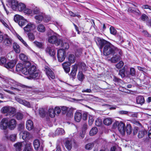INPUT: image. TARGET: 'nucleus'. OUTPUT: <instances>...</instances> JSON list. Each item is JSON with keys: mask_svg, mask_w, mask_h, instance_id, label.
Masks as SVG:
<instances>
[{"mask_svg": "<svg viewBox=\"0 0 151 151\" xmlns=\"http://www.w3.org/2000/svg\"><path fill=\"white\" fill-rule=\"evenodd\" d=\"M103 53L105 56L112 55L113 56L111 58V61L113 63H116L120 60L123 52L121 49L115 46L109 42L104 47Z\"/></svg>", "mask_w": 151, "mask_h": 151, "instance_id": "nucleus-1", "label": "nucleus"}, {"mask_svg": "<svg viewBox=\"0 0 151 151\" xmlns=\"http://www.w3.org/2000/svg\"><path fill=\"white\" fill-rule=\"evenodd\" d=\"M28 64L26 68H24L23 72L24 75H29V76L32 78H35L38 76L39 75V71L37 70L36 66L34 65H31L29 62L27 63Z\"/></svg>", "mask_w": 151, "mask_h": 151, "instance_id": "nucleus-2", "label": "nucleus"}, {"mask_svg": "<svg viewBox=\"0 0 151 151\" xmlns=\"http://www.w3.org/2000/svg\"><path fill=\"white\" fill-rule=\"evenodd\" d=\"M48 41L50 43L52 44H54L56 46H59L62 42L61 39H58L57 37L55 35V34L50 36L48 37Z\"/></svg>", "mask_w": 151, "mask_h": 151, "instance_id": "nucleus-3", "label": "nucleus"}, {"mask_svg": "<svg viewBox=\"0 0 151 151\" xmlns=\"http://www.w3.org/2000/svg\"><path fill=\"white\" fill-rule=\"evenodd\" d=\"M66 56V52L63 49H60L57 51V57L58 61L62 62L65 60Z\"/></svg>", "mask_w": 151, "mask_h": 151, "instance_id": "nucleus-4", "label": "nucleus"}, {"mask_svg": "<svg viewBox=\"0 0 151 151\" xmlns=\"http://www.w3.org/2000/svg\"><path fill=\"white\" fill-rule=\"evenodd\" d=\"M117 127L118 130L120 133L122 135L125 134V124L124 123L122 122H119L118 121L115 122L113 126Z\"/></svg>", "mask_w": 151, "mask_h": 151, "instance_id": "nucleus-5", "label": "nucleus"}, {"mask_svg": "<svg viewBox=\"0 0 151 151\" xmlns=\"http://www.w3.org/2000/svg\"><path fill=\"white\" fill-rule=\"evenodd\" d=\"M14 21L18 23L20 27H22L27 24V21L24 19L23 17L19 15H16L14 18Z\"/></svg>", "mask_w": 151, "mask_h": 151, "instance_id": "nucleus-6", "label": "nucleus"}, {"mask_svg": "<svg viewBox=\"0 0 151 151\" xmlns=\"http://www.w3.org/2000/svg\"><path fill=\"white\" fill-rule=\"evenodd\" d=\"M96 39V43L100 49L102 50L105 46L109 42L105 39L99 37H97Z\"/></svg>", "mask_w": 151, "mask_h": 151, "instance_id": "nucleus-7", "label": "nucleus"}, {"mask_svg": "<svg viewBox=\"0 0 151 151\" xmlns=\"http://www.w3.org/2000/svg\"><path fill=\"white\" fill-rule=\"evenodd\" d=\"M46 75L50 79H53L55 78V75L51 68L48 66L45 65L44 67Z\"/></svg>", "mask_w": 151, "mask_h": 151, "instance_id": "nucleus-8", "label": "nucleus"}, {"mask_svg": "<svg viewBox=\"0 0 151 151\" xmlns=\"http://www.w3.org/2000/svg\"><path fill=\"white\" fill-rule=\"evenodd\" d=\"M17 122L15 119H12L8 121L7 119V125L9 129L11 130H14L16 127Z\"/></svg>", "mask_w": 151, "mask_h": 151, "instance_id": "nucleus-9", "label": "nucleus"}, {"mask_svg": "<svg viewBox=\"0 0 151 151\" xmlns=\"http://www.w3.org/2000/svg\"><path fill=\"white\" fill-rule=\"evenodd\" d=\"M79 65V64H75L74 65H72L70 76V77L72 78L73 79H74L75 78L78 66Z\"/></svg>", "mask_w": 151, "mask_h": 151, "instance_id": "nucleus-10", "label": "nucleus"}, {"mask_svg": "<svg viewBox=\"0 0 151 151\" xmlns=\"http://www.w3.org/2000/svg\"><path fill=\"white\" fill-rule=\"evenodd\" d=\"M33 144L34 148L35 150H38L40 147V151H43V146L42 144L40 145V142L38 139H36L34 140Z\"/></svg>", "mask_w": 151, "mask_h": 151, "instance_id": "nucleus-11", "label": "nucleus"}, {"mask_svg": "<svg viewBox=\"0 0 151 151\" xmlns=\"http://www.w3.org/2000/svg\"><path fill=\"white\" fill-rule=\"evenodd\" d=\"M35 28L36 25L34 24L30 23L28 24L24 28V29L25 32H29L32 31H33Z\"/></svg>", "mask_w": 151, "mask_h": 151, "instance_id": "nucleus-12", "label": "nucleus"}, {"mask_svg": "<svg viewBox=\"0 0 151 151\" xmlns=\"http://www.w3.org/2000/svg\"><path fill=\"white\" fill-rule=\"evenodd\" d=\"M16 63L17 62L15 60H10L5 63L4 67L8 69H12L14 67Z\"/></svg>", "mask_w": 151, "mask_h": 151, "instance_id": "nucleus-13", "label": "nucleus"}, {"mask_svg": "<svg viewBox=\"0 0 151 151\" xmlns=\"http://www.w3.org/2000/svg\"><path fill=\"white\" fill-rule=\"evenodd\" d=\"M7 119L4 118L0 122V129L2 130H6L8 127L7 125Z\"/></svg>", "mask_w": 151, "mask_h": 151, "instance_id": "nucleus-14", "label": "nucleus"}, {"mask_svg": "<svg viewBox=\"0 0 151 151\" xmlns=\"http://www.w3.org/2000/svg\"><path fill=\"white\" fill-rule=\"evenodd\" d=\"M70 64L68 63V62H65L62 64L63 68L65 72L66 73H68L70 71Z\"/></svg>", "mask_w": 151, "mask_h": 151, "instance_id": "nucleus-15", "label": "nucleus"}, {"mask_svg": "<svg viewBox=\"0 0 151 151\" xmlns=\"http://www.w3.org/2000/svg\"><path fill=\"white\" fill-rule=\"evenodd\" d=\"M24 66L22 63H18L17 64L16 66V70L17 71L20 73L22 72V73L24 75V73L23 72L24 68H26L27 67Z\"/></svg>", "mask_w": 151, "mask_h": 151, "instance_id": "nucleus-16", "label": "nucleus"}, {"mask_svg": "<svg viewBox=\"0 0 151 151\" xmlns=\"http://www.w3.org/2000/svg\"><path fill=\"white\" fill-rule=\"evenodd\" d=\"M64 145L66 148L68 150H70L72 148V141L70 140H68V139H65Z\"/></svg>", "mask_w": 151, "mask_h": 151, "instance_id": "nucleus-17", "label": "nucleus"}, {"mask_svg": "<svg viewBox=\"0 0 151 151\" xmlns=\"http://www.w3.org/2000/svg\"><path fill=\"white\" fill-rule=\"evenodd\" d=\"M47 52L49 53V54L55 60H56V57L55 56V52L53 49H52L50 47H47L46 49Z\"/></svg>", "mask_w": 151, "mask_h": 151, "instance_id": "nucleus-18", "label": "nucleus"}, {"mask_svg": "<svg viewBox=\"0 0 151 151\" xmlns=\"http://www.w3.org/2000/svg\"><path fill=\"white\" fill-rule=\"evenodd\" d=\"M33 150L31 143L29 142H26L23 151H33Z\"/></svg>", "mask_w": 151, "mask_h": 151, "instance_id": "nucleus-19", "label": "nucleus"}, {"mask_svg": "<svg viewBox=\"0 0 151 151\" xmlns=\"http://www.w3.org/2000/svg\"><path fill=\"white\" fill-rule=\"evenodd\" d=\"M44 17V13L43 12H40L39 14L37 15L35 17V19L38 21L39 23L41 22L43 20Z\"/></svg>", "mask_w": 151, "mask_h": 151, "instance_id": "nucleus-20", "label": "nucleus"}, {"mask_svg": "<svg viewBox=\"0 0 151 151\" xmlns=\"http://www.w3.org/2000/svg\"><path fill=\"white\" fill-rule=\"evenodd\" d=\"M26 128L29 130H31L34 127V125L33 122L30 119H29L26 122Z\"/></svg>", "mask_w": 151, "mask_h": 151, "instance_id": "nucleus-21", "label": "nucleus"}, {"mask_svg": "<svg viewBox=\"0 0 151 151\" xmlns=\"http://www.w3.org/2000/svg\"><path fill=\"white\" fill-rule=\"evenodd\" d=\"M147 133V131L145 129L140 130L138 132L137 135L138 137L140 139L144 137L145 135H146Z\"/></svg>", "mask_w": 151, "mask_h": 151, "instance_id": "nucleus-22", "label": "nucleus"}, {"mask_svg": "<svg viewBox=\"0 0 151 151\" xmlns=\"http://www.w3.org/2000/svg\"><path fill=\"white\" fill-rule=\"evenodd\" d=\"M82 118V114L79 112H76L75 113L74 119L77 122H79Z\"/></svg>", "mask_w": 151, "mask_h": 151, "instance_id": "nucleus-23", "label": "nucleus"}, {"mask_svg": "<svg viewBox=\"0 0 151 151\" xmlns=\"http://www.w3.org/2000/svg\"><path fill=\"white\" fill-rule=\"evenodd\" d=\"M68 63L70 64L71 65L75 63L76 59V57L73 54H69L68 55Z\"/></svg>", "mask_w": 151, "mask_h": 151, "instance_id": "nucleus-24", "label": "nucleus"}, {"mask_svg": "<svg viewBox=\"0 0 151 151\" xmlns=\"http://www.w3.org/2000/svg\"><path fill=\"white\" fill-rule=\"evenodd\" d=\"M11 7L14 10H16L18 4V2L15 0H12L10 1Z\"/></svg>", "mask_w": 151, "mask_h": 151, "instance_id": "nucleus-25", "label": "nucleus"}, {"mask_svg": "<svg viewBox=\"0 0 151 151\" xmlns=\"http://www.w3.org/2000/svg\"><path fill=\"white\" fill-rule=\"evenodd\" d=\"M23 144L22 142H17L14 145L16 151H21Z\"/></svg>", "mask_w": 151, "mask_h": 151, "instance_id": "nucleus-26", "label": "nucleus"}, {"mask_svg": "<svg viewBox=\"0 0 151 151\" xmlns=\"http://www.w3.org/2000/svg\"><path fill=\"white\" fill-rule=\"evenodd\" d=\"M13 46L14 50L16 53H19L20 52V47L17 43L15 42H14L13 44Z\"/></svg>", "mask_w": 151, "mask_h": 151, "instance_id": "nucleus-27", "label": "nucleus"}, {"mask_svg": "<svg viewBox=\"0 0 151 151\" xmlns=\"http://www.w3.org/2000/svg\"><path fill=\"white\" fill-rule=\"evenodd\" d=\"M125 132H126L127 135L130 134L132 132V128L131 125L130 124H127L125 126Z\"/></svg>", "mask_w": 151, "mask_h": 151, "instance_id": "nucleus-28", "label": "nucleus"}, {"mask_svg": "<svg viewBox=\"0 0 151 151\" xmlns=\"http://www.w3.org/2000/svg\"><path fill=\"white\" fill-rule=\"evenodd\" d=\"M12 42V40L9 38L6 37L4 39L3 44L6 46H9L11 45Z\"/></svg>", "mask_w": 151, "mask_h": 151, "instance_id": "nucleus-29", "label": "nucleus"}, {"mask_svg": "<svg viewBox=\"0 0 151 151\" xmlns=\"http://www.w3.org/2000/svg\"><path fill=\"white\" fill-rule=\"evenodd\" d=\"M37 29L40 32L43 33L45 31V26L42 24H39L37 27Z\"/></svg>", "mask_w": 151, "mask_h": 151, "instance_id": "nucleus-30", "label": "nucleus"}, {"mask_svg": "<svg viewBox=\"0 0 151 151\" xmlns=\"http://www.w3.org/2000/svg\"><path fill=\"white\" fill-rule=\"evenodd\" d=\"M145 101L144 98L142 96H139L137 98L136 102L138 104L142 105L144 103Z\"/></svg>", "mask_w": 151, "mask_h": 151, "instance_id": "nucleus-31", "label": "nucleus"}, {"mask_svg": "<svg viewBox=\"0 0 151 151\" xmlns=\"http://www.w3.org/2000/svg\"><path fill=\"white\" fill-rule=\"evenodd\" d=\"M16 112V109L15 108L9 106L7 115L13 116L15 115Z\"/></svg>", "mask_w": 151, "mask_h": 151, "instance_id": "nucleus-32", "label": "nucleus"}, {"mask_svg": "<svg viewBox=\"0 0 151 151\" xmlns=\"http://www.w3.org/2000/svg\"><path fill=\"white\" fill-rule=\"evenodd\" d=\"M61 41L62 42L60 43V44L61 45V47L62 48V49H64L65 50H68L69 47V44L67 42H63L62 40H61Z\"/></svg>", "mask_w": 151, "mask_h": 151, "instance_id": "nucleus-33", "label": "nucleus"}, {"mask_svg": "<svg viewBox=\"0 0 151 151\" xmlns=\"http://www.w3.org/2000/svg\"><path fill=\"white\" fill-rule=\"evenodd\" d=\"M39 114L40 116L42 118H44L46 115L45 110L43 108H40L39 109Z\"/></svg>", "mask_w": 151, "mask_h": 151, "instance_id": "nucleus-34", "label": "nucleus"}, {"mask_svg": "<svg viewBox=\"0 0 151 151\" xmlns=\"http://www.w3.org/2000/svg\"><path fill=\"white\" fill-rule=\"evenodd\" d=\"M26 7L25 5L22 3H18L17 6V9L19 11L21 12L24 11Z\"/></svg>", "mask_w": 151, "mask_h": 151, "instance_id": "nucleus-35", "label": "nucleus"}, {"mask_svg": "<svg viewBox=\"0 0 151 151\" xmlns=\"http://www.w3.org/2000/svg\"><path fill=\"white\" fill-rule=\"evenodd\" d=\"M29 133L27 131H24L22 133V138L23 140L28 139L29 138Z\"/></svg>", "mask_w": 151, "mask_h": 151, "instance_id": "nucleus-36", "label": "nucleus"}, {"mask_svg": "<svg viewBox=\"0 0 151 151\" xmlns=\"http://www.w3.org/2000/svg\"><path fill=\"white\" fill-rule=\"evenodd\" d=\"M84 76L82 71H79L77 75V78L80 81L82 82L84 78Z\"/></svg>", "mask_w": 151, "mask_h": 151, "instance_id": "nucleus-37", "label": "nucleus"}, {"mask_svg": "<svg viewBox=\"0 0 151 151\" xmlns=\"http://www.w3.org/2000/svg\"><path fill=\"white\" fill-rule=\"evenodd\" d=\"M103 122L105 125L108 126L112 123V120L110 118H106L104 120Z\"/></svg>", "mask_w": 151, "mask_h": 151, "instance_id": "nucleus-38", "label": "nucleus"}, {"mask_svg": "<svg viewBox=\"0 0 151 151\" xmlns=\"http://www.w3.org/2000/svg\"><path fill=\"white\" fill-rule=\"evenodd\" d=\"M98 131V129L96 127L92 128L89 132V135L93 136L95 135Z\"/></svg>", "mask_w": 151, "mask_h": 151, "instance_id": "nucleus-39", "label": "nucleus"}, {"mask_svg": "<svg viewBox=\"0 0 151 151\" xmlns=\"http://www.w3.org/2000/svg\"><path fill=\"white\" fill-rule=\"evenodd\" d=\"M94 142L89 143L86 144L85 146V148L87 150H91L94 147Z\"/></svg>", "mask_w": 151, "mask_h": 151, "instance_id": "nucleus-40", "label": "nucleus"}, {"mask_svg": "<svg viewBox=\"0 0 151 151\" xmlns=\"http://www.w3.org/2000/svg\"><path fill=\"white\" fill-rule=\"evenodd\" d=\"M19 57L20 59L22 60L25 62H26L27 61H28L27 59V56H26L24 54L21 53L19 55Z\"/></svg>", "mask_w": 151, "mask_h": 151, "instance_id": "nucleus-41", "label": "nucleus"}, {"mask_svg": "<svg viewBox=\"0 0 151 151\" xmlns=\"http://www.w3.org/2000/svg\"><path fill=\"white\" fill-rule=\"evenodd\" d=\"M7 61L6 58L4 57L1 56L0 58V65H3L6 63Z\"/></svg>", "mask_w": 151, "mask_h": 151, "instance_id": "nucleus-42", "label": "nucleus"}, {"mask_svg": "<svg viewBox=\"0 0 151 151\" xmlns=\"http://www.w3.org/2000/svg\"><path fill=\"white\" fill-rule=\"evenodd\" d=\"M48 111L49 115L51 117L53 118L55 116L56 114L53 109H48Z\"/></svg>", "mask_w": 151, "mask_h": 151, "instance_id": "nucleus-43", "label": "nucleus"}, {"mask_svg": "<svg viewBox=\"0 0 151 151\" xmlns=\"http://www.w3.org/2000/svg\"><path fill=\"white\" fill-rule=\"evenodd\" d=\"M14 115L16 118L18 120H21L23 117V114L19 112L15 114Z\"/></svg>", "mask_w": 151, "mask_h": 151, "instance_id": "nucleus-44", "label": "nucleus"}, {"mask_svg": "<svg viewBox=\"0 0 151 151\" xmlns=\"http://www.w3.org/2000/svg\"><path fill=\"white\" fill-rule=\"evenodd\" d=\"M125 69L124 67L119 70V74L122 78H123L125 76Z\"/></svg>", "mask_w": 151, "mask_h": 151, "instance_id": "nucleus-45", "label": "nucleus"}, {"mask_svg": "<svg viewBox=\"0 0 151 151\" xmlns=\"http://www.w3.org/2000/svg\"><path fill=\"white\" fill-rule=\"evenodd\" d=\"M29 39L31 41H33L35 39V36L33 33L29 32L27 34Z\"/></svg>", "mask_w": 151, "mask_h": 151, "instance_id": "nucleus-46", "label": "nucleus"}, {"mask_svg": "<svg viewBox=\"0 0 151 151\" xmlns=\"http://www.w3.org/2000/svg\"><path fill=\"white\" fill-rule=\"evenodd\" d=\"M56 132L58 135L64 134L65 133L64 130L62 128H59L56 130Z\"/></svg>", "mask_w": 151, "mask_h": 151, "instance_id": "nucleus-47", "label": "nucleus"}, {"mask_svg": "<svg viewBox=\"0 0 151 151\" xmlns=\"http://www.w3.org/2000/svg\"><path fill=\"white\" fill-rule=\"evenodd\" d=\"M9 107V106H5L2 107L1 109L2 112L4 114L6 113L7 115Z\"/></svg>", "mask_w": 151, "mask_h": 151, "instance_id": "nucleus-48", "label": "nucleus"}, {"mask_svg": "<svg viewBox=\"0 0 151 151\" xmlns=\"http://www.w3.org/2000/svg\"><path fill=\"white\" fill-rule=\"evenodd\" d=\"M95 125L98 126L99 127L101 126L102 124V121L101 119L98 118L95 120Z\"/></svg>", "mask_w": 151, "mask_h": 151, "instance_id": "nucleus-49", "label": "nucleus"}, {"mask_svg": "<svg viewBox=\"0 0 151 151\" xmlns=\"http://www.w3.org/2000/svg\"><path fill=\"white\" fill-rule=\"evenodd\" d=\"M51 19L50 16L49 15H46L44 14V17L43 19V21L45 22H49Z\"/></svg>", "mask_w": 151, "mask_h": 151, "instance_id": "nucleus-50", "label": "nucleus"}, {"mask_svg": "<svg viewBox=\"0 0 151 151\" xmlns=\"http://www.w3.org/2000/svg\"><path fill=\"white\" fill-rule=\"evenodd\" d=\"M113 81L115 82L119 83V85H120L121 83H122V81L119 78L115 76L114 77L113 79Z\"/></svg>", "mask_w": 151, "mask_h": 151, "instance_id": "nucleus-51", "label": "nucleus"}, {"mask_svg": "<svg viewBox=\"0 0 151 151\" xmlns=\"http://www.w3.org/2000/svg\"><path fill=\"white\" fill-rule=\"evenodd\" d=\"M24 127V124L21 123L18 125L17 127V129L19 131H22L23 130Z\"/></svg>", "mask_w": 151, "mask_h": 151, "instance_id": "nucleus-52", "label": "nucleus"}, {"mask_svg": "<svg viewBox=\"0 0 151 151\" xmlns=\"http://www.w3.org/2000/svg\"><path fill=\"white\" fill-rule=\"evenodd\" d=\"M69 13L71 17H77L79 18L81 17L79 14H76L71 11H69Z\"/></svg>", "mask_w": 151, "mask_h": 151, "instance_id": "nucleus-53", "label": "nucleus"}, {"mask_svg": "<svg viewBox=\"0 0 151 151\" xmlns=\"http://www.w3.org/2000/svg\"><path fill=\"white\" fill-rule=\"evenodd\" d=\"M124 63L122 61H120L118 63L116 64L115 66L117 68L119 69L123 66Z\"/></svg>", "mask_w": 151, "mask_h": 151, "instance_id": "nucleus-54", "label": "nucleus"}, {"mask_svg": "<svg viewBox=\"0 0 151 151\" xmlns=\"http://www.w3.org/2000/svg\"><path fill=\"white\" fill-rule=\"evenodd\" d=\"M135 69L133 68H131L130 70V75L132 76H135Z\"/></svg>", "mask_w": 151, "mask_h": 151, "instance_id": "nucleus-55", "label": "nucleus"}, {"mask_svg": "<svg viewBox=\"0 0 151 151\" xmlns=\"http://www.w3.org/2000/svg\"><path fill=\"white\" fill-rule=\"evenodd\" d=\"M116 38L118 42H120L121 43H122L124 42L123 38L122 36L118 35L116 36Z\"/></svg>", "mask_w": 151, "mask_h": 151, "instance_id": "nucleus-56", "label": "nucleus"}, {"mask_svg": "<svg viewBox=\"0 0 151 151\" xmlns=\"http://www.w3.org/2000/svg\"><path fill=\"white\" fill-rule=\"evenodd\" d=\"M140 18L142 21H145L146 20H147L149 19V17L146 14H143L142 15Z\"/></svg>", "mask_w": 151, "mask_h": 151, "instance_id": "nucleus-57", "label": "nucleus"}, {"mask_svg": "<svg viewBox=\"0 0 151 151\" xmlns=\"http://www.w3.org/2000/svg\"><path fill=\"white\" fill-rule=\"evenodd\" d=\"M9 138L11 141L14 142L17 139V134H13L11 135L9 137Z\"/></svg>", "mask_w": 151, "mask_h": 151, "instance_id": "nucleus-58", "label": "nucleus"}, {"mask_svg": "<svg viewBox=\"0 0 151 151\" xmlns=\"http://www.w3.org/2000/svg\"><path fill=\"white\" fill-rule=\"evenodd\" d=\"M17 38L19 40L22 42V43L26 47H27L28 46L27 43L24 41L22 39V37L19 35H18L17 36Z\"/></svg>", "mask_w": 151, "mask_h": 151, "instance_id": "nucleus-59", "label": "nucleus"}, {"mask_svg": "<svg viewBox=\"0 0 151 151\" xmlns=\"http://www.w3.org/2000/svg\"><path fill=\"white\" fill-rule=\"evenodd\" d=\"M24 12L28 15L31 14L32 13V10L26 8V7L24 10Z\"/></svg>", "mask_w": 151, "mask_h": 151, "instance_id": "nucleus-60", "label": "nucleus"}, {"mask_svg": "<svg viewBox=\"0 0 151 151\" xmlns=\"http://www.w3.org/2000/svg\"><path fill=\"white\" fill-rule=\"evenodd\" d=\"M110 33L113 35H115L116 33V31L114 29V27L111 26L110 28Z\"/></svg>", "mask_w": 151, "mask_h": 151, "instance_id": "nucleus-61", "label": "nucleus"}, {"mask_svg": "<svg viewBox=\"0 0 151 151\" xmlns=\"http://www.w3.org/2000/svg\"><path fill=\"white\" fill-rule=\"evenodd\" d=\"M54 110L55 113H57V115H58L61 111V109L58 106L55 107Z\"/></svg>", "mask_w": 151, "mask_h": 151, "instance_id": "nucleus-62", "label": "nucleus"}, {"mask_svg": "<svg viewBox=\"0 0 151 151\" xmlns=\"http://www.w3.org/2000/svg\"><path fill=\"white\" fill-rule=\"evenodd\" d=\"M33 11L34 13L35 14H36L37 15L39 14L41 12H40V11L39 8H37V7H36L34 9Z\"/></svg>", "mask_w": 151, "mask_h": 151, "instance_id": "nucleus-63", "label": "nucleus"}, {"mask_svg": "<svg viewBox=\"0 0 151 151\" xmlns=\"http://www.w3.org/2000/svg\"><path fill=\"white\" fill-rule=\"evenodd\" d=\"M94 119H93V117L91 116H90L89 117L88 119V124L89 125H91L92 124L93 121Z\"/></svg>", "mask_w": 151, "mask_h": 151, "instance_id": "nucleus-64", "label": "nucleus"}]
</instances>
